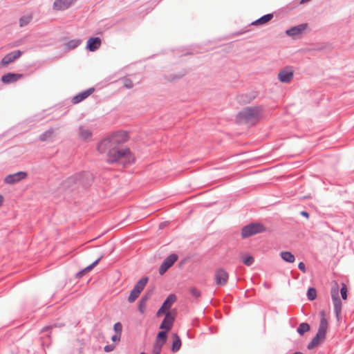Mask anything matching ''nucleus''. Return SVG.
I'll list each match as a JSON object with an SVG mask.
<instances>
[{"instance_id":"nucleus-1","label":"nucleus","mask_w":354,"mask_h":354,"mask_svg":"<svg viewBox=\"0 0 354 354\" xmlns=\"http://www.w3.org/2000/svg\"><path fill=\"white\" fill-rule=\"evenodd\" d=\"M128 140L126 131H116L99 142L97 150L100 153H106L108 162H118L126 166L134 162L129 148L124 146Z\"/></svg>"},{"instance_id":"nucleus-2","label":"nucleus","mask_w":354,"mask_h":354,"mask_svg":"<svg viewBox=\"0 0 354 354\" xmlns=\"http://www.w3.org/2000/svg\"><path fill=\"white\" fill-rule=\"evenodd\" d=\"M262 115V109L260 106H249L243 109L237 115L240 122L249 125L255 124Z\"/></svg>"},{"instance_id":"nucleus-3","label":"nucleus","mask_w":354,"mask_h":354,"mask_svg":"<svg viewBox=\"0 0 354 354\" xmlns=\"http://www.w3.org/2000/svg\"><path fill=\"white\" fill-rule=\"evenodd\" d=\"M88 174H77L68 177L62 183V188L64 190L73 191L80 187H84V178Z\"/></svg>"},{"instance_id":"nucleus-4","label":"nucleus","mask_w":354,"mask_h":354,"mask_svg":"<svg viewBox=\"0 0 354 354\" xmlns=\"http://www.w3.org/2000/svg\"><path fill=\"white\" fill-rule=\"evenodd\" d=\"M266 230L264 226L259 223H252L243 227L241 231V236L248 238L258 233L263 232Z\"/></svg>"},{"instance_id":"nucleus-5","label":"nucleus","mask_w":354,"mask_h":354,"mask_svg":"<svg viewBox=\"0 0 354 354\" xmlns=\"http://www.w3.org/2000/svg\"><path fill=\"white\" fill-rule=\"evenodd\" d=\"M228 273L223 268H218L215 270L214 278L216 284L219 286H225L228 280Z\"/></svg>"},{"instance_id":"nucleus-6","label":"nucleus","mask_w":354,"mask_h":354,"mask_svg":"<svg viewBox=\"0 0 354 354\" xmlns=\"http://www.w3.org/2000/svg\"><path fill=\"white\" fill-rule=\"evenodd\" d=\"M331 297L334 304V311L337 317H338L342 310V302L339 298V289L337 286L335 288H332Z\"/></svg>"},{"instance_id":"nucleus-7","label":"nucleus","mask_w":354,"mask_h":354,"mask_svg":"<svg viewBox=\"0 0 354 354\" xmlns=\"http://www.w3.org/2000/svg\"><path fill=\"white\" fill-rule=\"evenodd\" d=\"M93 133L91 129L86 125H80L78 128V137L83 141L91 140Z\"/></svg>"},{"instance_id":"nucleus-8","label":"nucleus","mask_w":354,"mask_h":354,"mask_svg":"<svg viewBox=\"0 0 354 354\" xmlns=\"http://www.w3.org/2000/svg\"><path fill=\"white\" fill-rule=\"evenodd\" d=\"M26 176L27 174L26 172L19 171L12 174L8 175L5 178L4 182L7 184L13 185L24 179Z\"/></svg>"},{"instance_id":"nucleus-9","label":"nucleus","mask_w":354,"mask_h":354,"mask_svg":"<svg viewBox=\"0 0 354 354\" xmlns=\"http://www.w3.org/2000/svg\"><path fill=\"white\" fill-rule=\"evenodd\" d=\"M293 78V71L290 68L281 70L278 73V79L283 83H289Z\"/></svg>"},{"instance_id":"nucleus-10","label":"nucleus","mask_w":354,"mask_h":354,"mask_svg":"<svg viewBox=\"0 0 354 354\" xmlns=\"http://www.w3.org/2000/svg\"><path fill=\"white\" fill-rule=\"evenodd\" d=\"M307 24H301L298 26H293L286 31L287 35L295 38L301 35L307 28Z\"/></svg>"},{"instance_id":"nucleus-11","label":"nucleus","mask_w":354,"mask_h":354,"mask_svg":"<svg viewBox=\"0 0 354 354\" xmlns=\"http://www.w3.org/2000/svg\"><path fill=\"white\" fill-rule=\"evenodd\" d=\"M21 51L19 50L12 51L3 57L1 62V64L2 66L8 65L9 64L13 62L15 60L18 59L21 55Z\"/></svg>"},{"instance_id":"nucleus-12","label":"nucleus","mask_w":354,"mask_h":354,"mask_svg":"<svg viewBox=\"0 0 354 354\" xmlns=\"http://www.w3.org/2000/svg\"><path fill=\"white\" fill-rule=\"evenodd\" d=\"M174 319V315H173L171 312H167L165 314V319H163L160 326V328L165 329L166 331L169 330L173 326Z\"/></svg>"},{"instance_id":"nucleus-13","label":"nucleus","mask_w":354,"mask_h":354,"mask_svg":"<svg viewBox=\"0 0 354 354\" xmlns=\"http://www.w3.org/2000/svg\"><path fill=\"white\" fill-rule=\"evenodd\" d=\"M93 91H94V88H90L88 89H86V90L78 93L77 95H76L75 96H74L72 98V102L73 104L80 103V102H82L84 100H85L86 98H87L90 95H91L93 93Z\"/></svg>"},{"instance_id":"nucleus-14","label":"nucleus","mask_w":354,"mask_h":354,"mask_svg":"<svg viewBox=\"0 0 354 354\" xmlns=\"http://www.w3.org/2000/svg\"><path fill=\"white\" fill-rule=\"evenodd\" d=\"M75 0H55L53 8L56 10H63L68 8Z\"/></svg>"},{"instance_id":"nucleus-15","label":"nucleus","mask_w":354,"mask_h":354,"mask_svg":"<svg viewBox=\"0 0 354 354\" xmlns=\"http://www.w3.org/2000/svg\"><path fill=\"white\" fill-rule=\"evenodd\" d=\"M101 46V39L99 37H91L87 41L86 48L90 51L94 52Z\"/></svg>"},{"instance_id":"nucleus-16","label":"nucleus","mask_w":354,"mask_h":354,"mask_svg":"<svg viewBox=\"0 0 354 354\" xmlns=\"http://www.w3.org/2000/svg\"><path fill=\"white\" fill-rule=\"evenodd\" d=\"M320 315L321 319L317 333L326 336L328 328V321L325 317V313L323 310L320 312Z\"/></svg>"},{"instance_id":"nucleus-17","label":"nucleus","mask_w":354,"mask_h":354,"mask_svg":"<svg viewBox=\"0 0 354 354\" xmlns=\"http://www.w3.org/2000/svg\"><path fill=\"white\" fill-rule=\"evenodd\" d=\"M326 339V336L317 333L316 335L313 337L312 341L308 344L307 348L309 350H312L322 342H323Z\"/></svg>"},{"instance_id":"nucleus-18","label":"nucleus","mask_w":354,"mask_h":354,"mask_svg":"<svg viewBox=\"0 0 354 354\" xmlns=\"http://www.w3.org/2000/svg\"><path fill=\"white\" fill-rule=\"evenodd\" d=\"M21 77V75L8 73L1 77V81L5 84H10L17 82Z\"/></svg>"},{"instance_id":"nucleus-19","label":"nucleus","mask_w":354,"mask_h":354,"mask_svg":"<svg viewBox=\"0 0 354 354\" xmlns=\"http://www.w3.org/2000/svg\"><path fill=\"white\" fill-rule=\"evenodd\" d=\"M148 282V277H144L141 278L134 286L133 290H136V292H138L141 293V292L144 290Z\"/></svg>"},{"instance_id":"nucleus-20","label":"nucleus","mask_w":354,"mask_h":354,"mask_svg":"<svg viewBox=\"0 0 354 354\" xmlns=\"http://www.w3.org/2000/svg\"><path fill=\"white\" fill-rule=\"evenodd\" d=\"M101 258H102V257H99L97 260H95L91 265L88 266L84 269H83L81 271L78 272L76 274V277L77 278H81V277H82L85 274V273L90 272L96 265H97V263L100 261Z\"/></svg>"},{"instance_id":"nucleus-21","label":"nucleus","mask_w":354,"mask_h":354,"mask_svg":"<svg viewBox=\"0 0 354 354\" xmlns=\"http://www.w3.org/2000/svg\"><path fill=\"white\" fill-rule=\"evenodd\" d=\"M176 301V297L174 294L169 295L165 301L163 302L162 307L166 311L168 310L172 306V304Z\"/></svg>"},{"instance_id":"nucleus-22","label":"nucleus","mask_w":354,"mask_h":354,"mask_svg":"<svg viewBox=\"0 0 354 354\" xmlns=\"http://www.w3.org/2000/svg\"><path fill=\"white\" fill-rule=\"evenodd\" d=\"M55 136V130L53 128L49 129L44 133L40 135L39 139L41 141H49L52 140Z\"/></svg>"},{"instance_id":"nucleus-23","label":"nucleus","mask_w":354,"mask_h":354,"mask_svg":"<svg viewBox=\"0 0 354 354\" xmlns=\"http://www.w3.org/2000/svg\"><path fill=\"white\" fill-rule=\"evenodd\" d=\"M273 18L272 14H267L252 23L253 26L263 25L268 23Z\"/></svg>"},{"instance_id":"nucleus-24","label":"nucleus","mask_w":354,"mask_h":354,"mask_svg":"<svg viewBox=\"0 0 354 354\" xmlns=\"http://www.w3.org/2000/svg\"><path fill=\"white\" fill-rule=\"evenodd\" d=\"M173 344H172V351L177 352L181 346V340L180 337L176 334H173Z\"/></svg>"},{"instance_id":"nucleus-25","label":"nucleus","mask_w":354,"mask_h":354,"mask_svg":"<svg viewBox=\"0 0 354 354\" xmlns=\"http://www.w3.org/2000/svg\"><path fill=\"white\" fill-rule=\"evenodd\" d=\"M177 259L178 256L175 254H171L164 260L162 263L167 266L168 268H169L174 265V263L177 261Z\"/></svg>"},{"instance_id":"nucleus-26","label":"nucleus","mask_w":354,"mask_h":354,"mask_svg":"<svg viewBox=\"0 0 354 354\" xmlns=\"http://www.w3.org/2000/svg\"><path fill=\"white\" fill-rule=\"evenodd\" d=\"M280 256L284 261L288 263H293L295 261V256L290 252H281Z\"/></svg>"},{"instance_id":"nucleus-27","label":"nucleus","mask_w":354,"mask_h":354,"mask_svg":"<svg viewBox=\"0 0 354 354\" xmlns=\"http://www.w3.org/2000/svg\"><path fill=\"white\" fill-rule=\"evenodd\" d=\"M81 44V40L78 39H71L68 41L65 46L68 50H73L77 48Z\"/></svg>"},{"instance_id":"nucleus-28","label":"nucleus","mask_w":354,"mask_h":354,"mask_svg":"<svg viewBox=\"0 0 354 354\" xmlns=\"http://www.w3.org/2000/svg\"><path fill=\"white\" fill-rule=\"evenodd\" d=\"M297 330L300 335H303L304 333L310 330V326L307 323H301L299 325Z\"/></svg>"},{"instance_id":"nucleus-29","label":"nucleus","mask_w":354,"mask_h":354,"mask_svg":"<svg viewBox=\"0 0 354 354\" xmlns=\"http://www.w3.org/2000/svg\"><path fill=\"white\" fill-rule=\"evenodd\" d=\"M120 81L122 82L123 86L125 88L130 89L133 87V83L130 79L127 77L121 78Z\"/></svg>"},{"instance_id":"nucleus-30","label":"nucleus","mask_w":354,"mask_h":354,"mask_svg":"<svg viewBox=\"0 0 354 354\" xmlns=\"http://www.w3.org/2000/svg\"><path fill=\"white\" fill-rule=\"evenodd\" d=\"M140 294V292H136V290L132 289L131 291L130 292V295L128 297V299H127L128 301L131 304L133 303L138 299Z\"/></svg>"},{"instance_id":"nucleus-31","label":"nucleus","mask_w":354,"mask_h":354,"mask_svg":"<svg viewBox=\"0 0 354 354\" xmlns=\"http://www.w3.org/2000/svg\"><path fill=\"white\" fill-rule=\"evenodd\" d=\"M31 20H32L31 15L23 16L19 19L20 26L22 27V26L28 25L30 22Z\"/></svg>"},{"instance_id":"nucleus-32","label":"nucleus","mask_w":354,"mask_h":354,"mask_svg":"<svg viewBox=\"0 0 354 354\" xmlns=\"http://www.w3.org/2000/svg\"><path fill=\"white\" fill-rule=\"evenodd\" d=\"M167 338V331H160L157 335L156 341H159L160 343H162V346L165 344Z\"/></svg>"},{"instance_id":"nucleus-33","label":"nucleus","mask_w":354,"mask_h":354,"mask_svg":"<svg viewBox=\"0 0 354 354\" xmlns=\"http://www.w3.org/2000/svg\"><path fill=\"white\" fill-rule=\"evenodd\" d=\"M243 263L249 266H251L254 262V258L250 255H244L242 257Z\"/></svg>"},{"instance_id":"nucleus-34","label":"nucleus","mask_w":354,"mask_h":354,"mask_svg":"<svg viewBox=\"0 0 354 354\" xmlns=\"http://www.w3.org/2000/svg\"><path fill=\"white\" fill-rule=\"evenodd\" d=\"M162 348V343H160L159 341H156L153 345V354H160Z\"/></svg>"},{"instance_id":"nucleus-35","label":"nucleus","mask_w":354,"mask_h":354,"mask_svg":"<svg viewBox=\"0 0 354 354\" xmlns=\"http://www.w3.org/2000/svg\"><path fill=\"white\" fill-rule=\"evenodd\" d=\"M317 292L314 288H310L307 292V297L309 300H314L316 298Z\"/></svg>"},{"instance_id":"nucleus-36","label":"nucleus","mask_w":354,"mask_h":354,"mask_svg":"<svg viewBox=\"0 0 354 354\" xmlns=\"http://www.w3.org/2000/svg\"><path fill=\"white\" fill-rule=\"evenodd\" d=\"M113 329L116 334H122V326L120 322H117L113 326Z\"/></svg>"},{"instance_id":"nucleus-37","label":"nucleus","mask_w":354,"mask_h":354,"mask_svg":"<svg viewBox=\"0 0 354 354\" xmlns=\"http://www.w3.org/2000/svg\"><path fill=\"white\" fill-rule=\"evenodd\" d=\"M147 303L142 301L141 299L139 301L138 310L141 314H143L145 311Z\"/></svg>"},{"instance_id":"nucleus-38","label":"nucleus","mask_w":354,"mask_h":354,"mask_svg":"<svg viewBox=\"0 0 354 354\" xmlns=\"http://www.w3.org/2000/svg\"><path fill=\"white\" fill-rule=\"evenodd\" d=\"M189 292L191 295L196 298H198L201 296L200 291L196 288H191Z\"/></svg>"},{"instance_id":"nucleus-39","label":"nucleus","mask_w":354,"mask_h":354,"mask_svg":"<svg viewBox=\"0 0 354 354\" xmlns=\"http://www.w3.org/2000/svg\"><path fill=\"white\" fill-rule=\"evenodd\" d=\"M341 295L343 299H346L347 298V290L345 284H342V287L340 290Z\"/></svg>"},{"instance_id":"nucleus-40","label":"nucleus","mask_w":354,"mask_h":354,"mask_svg":"<svg viewBox=\"0 0 354 354\" xmlns=\"http://www.w3.org/2000/svg\"><path fill=\"white\" fill-rule=\"evenodd\" d=\"M169 268L167 267V266L164 265L163 263H162L159 268V274L160 275H162L164 274L167 270H168Z\"/></svg>"},{"instance_id":"nucleus-41","label":"nucleus","mask_w":354,"mask_h":354,"mask_svg":"<svg viewBox=\"0 0 354 354\" xmlns=\"http://www.w3.org/2000/svg\"><path fill=\"white\" fill-rule=\"evenodd\" d=\"M115 348V346L113 344L106 345L104 346V350L105 352H111Z\"/></svg>"},{"instance_id":"nucleus-42","label":"nucleus","mask_w":354,"mask_h":354,"mask_svg":"<svg viewBox=\"0 0 354 354\" xmlns=\"http://www.w3.org/2000/svg\"><path fill=\"white\" fill-rule=\"evenodd\" d=\"M151 297V293L149 292H147L146 293L145 295H143L142 297V298L140 299L142 301L144 302H147V301L149 299V298Z\"/></svg>"},{"instance_id":"nucleus-43","label":"nucleus","mask_w":354,"mask_h":354,"mask_svg":"<svg viewBox=\"0 0 354 354\" xmlns=\"http://www.w3.org/2000/svg\"><path fill=\"white\" fill-rule=\"evenodd\" d=\"M151 297V293L149 292H147L146 293L145 295H143L142 297V298L140 299L142 301L144 302H147V301L149 299V298Z\"/></svg>"},{"instance_id":"nucleus-44","label":"nucleus","mask_w":354,"mask_h":354,"mask_svg":"<svg viewBox=\"0 0 354 354\" xmlns=\"http://www.w3.org/2000/svg\"><path fill=\"white\" fill-rule=\"evenodd\" d=\"M299 269L305 273L306 272L305 264L303 262H300L298 265Z\"/></svg>"},{"instance_id":"nucleus-45","label":"nucleus","mask_w":354,"mask_h":354,"mask_svg":"<svg viewBox=\"0 0 354 354\" xmlns=\"http://www.w3.org/2000/svg\"><path fill=\"white\" fill-rule=\"evenodd\" d=\"M120 337L121 335L115 333L114 335L112 336L111 339L113 342H118L120 341Z\"/></svg>"},{"instance_id":"nucleus-46","label":"nucleus","mask_w":354,"mask_h":354,"mask_svg":"<svg viewBox=\"0 0 354 354\" xmlns=\"http://www.w3.org/2000/svg\"><path fill=\"white\" fill-rule=\"evenodd\" d=\"M164 313L166 314V310L161 306L160 308L157 312V316H160V315Z\"/></svg>"},{"instance_id":"nucleus-47","label":"nucleus","mask_w":354,"mask_h":354,"mask_svg":"<svg viewBox=\"0 0 354 354\" xmlns=\"http://www.w3.org/2000/svg\"><path fill=\"white\" fill-rule=\"evenodd\" d=\"M301 214L302 216H304L307 217V218L308 217V213L307 212L302 211V212H301Z\"/></svg>"},{"instance_id":"nucleus-48","label":"nucleus","mask_w":354,"mask_h":354,"mask_svg":"<svg viewBox=\"0 0 354 354\" xmlns=\"http://www.w3.org/2000/svg\"><path fill=\"white\" fill-rule=\"evenodd\" d=\"M3 202V198L1 195H0V207L2 205Z\"/></svg>"},{"instance_id":"nucleus-49","label":"nucleus","mask_w":354,"mask_h":354,"mask_svg":"<svg viewBox=\"0 0 354 354\" xmlns=\"http://www.w3.org/2000/svg\"><path fill=\"white\" fill-rule=\"evenodd\" d=\"M293 354H303L301 352H295V353Z\"/></svg>"},{"instance_id":"nucleus-50","label":"nucleus","mask_w":354,"mask_h":354,"mask_svg":"<svg viewBox=\"0 0 354 354\" xmlns=\"http://www.w3.org/2000/svg\"><path fill=\"white\" fill-rule=\"evenodd\" d=\"M140 354H147L145 352H141Z\"/></svg>"}]
</instances>
